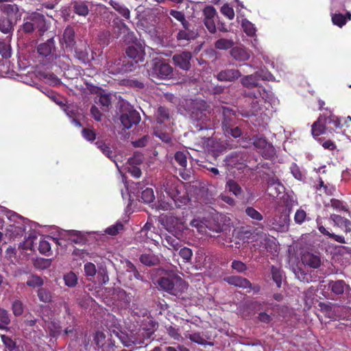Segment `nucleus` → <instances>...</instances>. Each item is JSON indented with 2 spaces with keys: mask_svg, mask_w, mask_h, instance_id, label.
Wrapping results in <instances>:
<instances>
[{
  "mask_svg": "<svg viewBox=\"0 0 351 351\" xmlns=\"http://www.w3.org/2000/svg\"><path fill=\"white\" fill-rule=\"evenodd\" d=\"M156 284L160 290L182 300H184L183 294L189 287L187 282L176 274L160 277Z\"/></svg>",
  "mask_w": 351,
  "mask_h": 351,
  "instance_id": "f257e3e1",
  "label": "nucleus"
},
{
  "mask_svg": "<svg viewBox=\"0 0 351 351\" xmlns=\"http://www.w3.org/2000/svg\"><path fill=\"white\" fill-rule=\"evenodd\" d=\"M219 111L222 115L221 129L224 134L234 138L241 136V120L237 118L235 111L226 106H222Z\"/></svg>",
  "mask_w": 351,
  "mask_h": 351,
  "instance_id": "f03ea898",
  "label": "nucleus"
},
{
  "mask_svg": "<svg viewBox=\"0 0 351 351\" xmlns=\"http://www.w3.org/2000/svg\"><path fill=\"white\" fill-rule=\"evenodd\" d=\"M21 29L25 34L38 32L39 35H43L47 30L45 16L37 12L28 14L23 19Z\"/></svg>",
  "mask_w": 351,
  "mask_h": 351,
  "instance_id": "7ed1b4c3",
  "label": "nucleus"
},
{
  "mask_svg": "<svg viewBox=\"0 0 351 351\" xmlns=\"http://www.w3.org/2000/svg\"><path fill=\"white\" fill-rule=\"evenodd\" d=\"M133 70H134V64L130 62L129 60L125 57L116 59L113 61H108L106 69L108 74L113 75L124 74Z\"/></svg>",
  "mask_w": 351,
  "mask_h": 351,
  "instance_id": "20e7f679",
  "label": "nucleus"
},
{
  "mask_svg": "<svg viewBox=\"0 0 351 351\" xmlns=\"http://www.w3.org/2000/svg\"><path fill=\"white\" fill-rule=\"evenodd\" d=\"M125 54L130 62H132L134 69L137 66L138 62L144 61L145 52V47L140 41H135L131 43L125 49Z\"/></svg>",
  "mask_w": 351,
  "mask_h": 351,
  "instance_id": "39448f33",
  "label": "nucleus"
},
{
  "mask_svg": "<svg viewBox=\"0 0 351 351\" xmlns=\"http://www.w3.org/2000/svg\"><path fill=\"white\" fill-rule=\"evenodd\" d=\"M152 75L161 80L171 79L173 75V69L162 60H155L152 63Z\"/></svg>",
  "mask_w": 351,
  "mask_h": 351,
  "instance_id": "423d86ee",
  "label": "nucleus"
},
{
  "mask_svg": "<svg viewBox=\"0 0 351 351\" xmlns=\"http://www.w3.org/2000/svg\"><path fill=\"white\" fill-rule=\"evenodd\" d=\"M159 186L160 190L164 191L169 197H171L175 196V193L182 186L176 177L170 176L162 179L159 183Z\"/></svg>",
  "mask_w": 351,
  "mask_h": 351,
  "instance_id": "0eeeda50",
  "label": "nucleus"
},
{
  "mask_svg": "<svg viewBox=\"0 0 351 351\" xmlns=\"http://www.w3.org/2000/svg\"><path fill=\"white\" fill-rule=\"evenodd\" d=\"M191 59L192 53L187 51H182L180 53H176L172 57L173 64L185 71L190 70L191 67Z\"/></svg>",
  "mask_w": 351,
  "mask_h": 351,
  "instance_id": "6e6552de",
  "label": "nucleus"
},
{
  "mask_svg": "<svg viewBox=\"0 0 351 351\" xmlns=\"http://www.w3.org/2000/svg\"><path fill=\"white\" fill-rule=\"evenodd\" d=\"M242 94L244 97L254 99L256 104H258L261 99L266 100L268 95L266 89L263 86H257L254 88L244 90Z\"/></svg>",
  "mask_w": 351,
  "mask_h": 351,
  "instance_id": "1a4fd4ad",
  "label": "nucleus"
},
{
  "mask_svg": "<svg viewBox=\"0 0 351 351\" xmlns=\"http://www.w3.org/2000/svg\"><path fill=\"white\" fill-rule=\"evenodd\" d=\"M60 42L67 51H72L74 49L76 41L75 32L73 27L69 25L64 29Z\"/></svg>",
  "mask_w": 351,
  "mask_h": 351,
  "instance_id": "9d476101",
  "label": "nucleus"
},
{
  "mask_svg": "<svg viewBox=\"0 0 351 351\" xmlns=\"http://www.w3.org/2000/svg\"><path fill=\"white\" fill-rule=\"evenodd\" d=\"M252 143L255 147L260 149H267V152L263 153V156L266 159H270L274 154V147L269 144L263 136H254L252 138Z\"/></svg>",
  "mask_w": 351,
  "mask_h": 351,
  "instance_id": "9b49d317",
  "label": "nucleus"
},
{
  "mask_svg": "<svg viewBox=\"0 0 351 351\" xmlns=\"http://www.w3.org/2000/svg\"><path fill=\"white\" fill-rule=\"evenodd\" d=\"M120 120L125 128L130 129L133 125H137L140 122L141 116L136 110L132 109L123 113Z\"/></svg>",
  "mask_w": 351,
  "mask_h": 351,
  "instance_id": "f8f14e48",
  "label": "nucleus"
},
{
  "mask_svg": "<svg viewBox=\"0 0 351 351\" xmlns=\"http://www.w3.org/2000/svg\"><path fill=\"white\" fill-rule=\"evenodd\" d=\"M329 219L333 222V226L341 229L346 234H351V221L337 214H331Z\"/></svg>",
  "mask_w": 351,
  "mask_h": 351,
  "instance_id": "ddd939ff",
  "label": "nucleus"
},
{
  "mask_svg": "<svg viewBox=\"0 0 351 351\" xmlns=\"http://www.w3.org/2000/svg\"><path fill=\"white\" fill-rule=\"evenodd\" d=\"M241 76L239 70L235 69H226L219 71L216 77L221 82H234Z\"/></svg>",
  "mask_w": 351,
  "mask_h": 351,
  "instance_id": "4468645a",
  "label": "nucleus"
},
{
  "mask_svg": "<svg viewBox=\"0 0 351 351\" xmlns=\"http://www.w3.org/2000/svg\"><path fill=\"white\" fill-rule=\"evenodd\" d=\"M197 36L195 31L180 29L176 34V39L180 46H186Z\"/></svg>",
  "mask_w": 351,
  "mask_h": 351,
  "instance_id": "2eb2a0df",
  "label": "nucleus"
},
{
  "mask_svg": "<svg viewBox=\"0 0 351 351\" xmlns=\"http://www.w3.org/2000/svg\"><path fill=\"white\" fill-rule=\"evenodd\" d=\"M324 120L327 128L330 130H339L341 129L344 125L348 124L347 120L344 118L338 117L333 114L324 117Z\"/></svg>",
  "mask_w": 351,
  "mask_h": 351,
  "instance_id": "dca6fc26",
  "label": "nucleus"
},
{
  "mask_svg": "<svg viewBox=\"0 0 351 351\" xmlns=\"http://www.w3.org/2000/svg\"><path fill=\"white\" fill-rule=\"evenodd\" d=\"M302 262L305 266L311 268L317 269L320 267L322 261L319 256L310 252H306L302 254Z\"/></svg>",
  "mask_w": 351,
  "mask_h": 351,
  "instance_id": "f3484780",
  "label": "nucleus"
},
{
  "mask_svg": "<svg viewBox=\"0 0 351 351\" xmlns=\"http://www.w3.org/2000/svg\"><path fill=\"white\" fill-rule=\"evenodd\" d=\"M223 280L230 285L244 289L251 286V282L248 279L240 276H227L225 277Z\"/></svg>",
  "mask_w": 351,
  "mask_h": 351,
  "instance_id": "a211bd4d",
  "label": "nucleus"
},
{
  "mask_svg": "<svg viewBox=\"0 0 351 351\" xmlns=\"http://www.w3.org/2000/svg\"><path fill=\"white\" fill-rule=\"evenodd\" d=\"M139 261L143 265L147 267L156 266L160 262L158 256L149 250L143 253L139 257Z\"/></svg>",
  "mask_w": 351,
  "mask_h": 351,
  "instance_id": "6ab92c4d",
  "label": "nucleus"
},
{
  "mask_svg": "<svg viewBox=\"0 0 351 351\" xmlns=\"http://www.w3.org/2000/svg\"><path fill=\"white\" fill-rule=\"evenodd\" d=\"M168 230L171 232H181L186 228L183 219L175 216H171L167 219Z\"/></svg>",
  "mask_w": 351,
  "mask_h": 351,
  "instance_id": "aec40b11",
  "label": "nucleus"
},
{
  "mask_svg": "<svg viewBox=\"0 0 351 351\" xmlns=\"http://www.w3.org/2000/svg\"><path fill=\"white\" fill-rule=\"evenodd\" d=\"M348 285L343 280H329L328 288L334 295H339L344 293Z\"/></svg>",
  "mask_w": 351,
  "mask_h": 351,
  "instance_id": "412c9836",
  "label": "nucleus"
},
{
  "mask_svg": "<svg viewBox=\"0 0 351 351\" xmlns=\"http://www.w3.org/2000/svg\"><path fill=\"white\" fill-rule=\"evenodd\" d=\"M176 193L177 194H174L175 196H171L170 197L177 208H180L188 204L190 199L182 187L179 189Z\"/></svg>",
  "mask_w": 351,
  "mask_h": 351,
  "instance_id": "4be33fe9",
  "label": "nucleus"
},
{
  "mask_svg": "<svg viewBox=\"0 0 351 351\" xmlns=\"http://www.w3.org/2000/svg\"><path fill=\"white\" fill-rule=\"evenodd\" d=\"M331 21L335 25L339 27L344 26L348 21L351 20V13L348 11L345 14L339 12L330 13Z\"/></svg>",
  "mask_w": 351,
  "mask_h": 351,
  "instance_id": "5701e85b",
  "label": "nucleus"
},
{
  "mask_svg": "<svg viewBox=\"0 0 351 351\" xmlns=\"http://www.w3.org/2000/svg\"><path fill=\"white\" fill-rule=\"evenodd\" d=\"M53 49H55L53 38H49L46 42L40 43L37 47V52L43 57L49 56Z\"/></svg>",
  "mask_w": 351,
  "mask_h": 351,
  "instance_id": "b1692460",
  "label": "nucleus"
},
{
  "mask_svg": "<svg viewBox=\"0 0 351 351\" xmlns=\"http://www.w3.org/2000/svg\"><path fill=\"white\" fill-rule=\"evenodd\" d=\"M108 3L125 19L130 20V11L123 3L114 0H110Z\"/></svg>",
  "mask_w": 351,
  "mask_h": 351,
  "instance_id": "393cba45",
  "label": "nucleus"
},
{
  "mask_svg": "<svg viewBox=\"0 0 351 351\" xmlns=\"http://www.w3.org/2000/svg\"><path fill=\"white\" fill-rule=\"evenodd\" d=\"M230 55L234 60L238 61H246L250 58L249 51L246 49L240 47H232L230 51Z\"/></svg>",
  "mask_w": 351,
  "mask_h": 351,
  "instance_id": "a878e982",
  "label": "nucleus"
},
{
  "mask_svg": "<svg viewBox=\"0 0 351 351\" xmlns=\"http://www.w3.org/2000/svg\"><path fill=\"white\" fill-rule=\"evenodd\" d=\"M154 115L158 124L165 123L166 121H169L171 118L169 109L165 106H159Z\"/></svg>",
  "mask_w": 351,
  "mask_h": 351,
  "instance_id": "bb28decb",
  "label": "nucleus"
},
{
  "mask_svg": "<svg viewBox=\"0 0 351 351\" xmlns=\"http://www.w3.org/2000/svg\"><path fill=\"white\" fill-rule=\"evenodd\" d=\"M74 12L82 16H86L89 13L88 6L86 2L82 1H73L71 2Z\"/></svg>",
  "mask_w": 351,
  "mask_h": 351,
  "instance_id": "cd10ccee",
  "label": "nucleus"
},
{
  "mask_svg": "<svg viewBox=\"0 0 351 351\" xmlns=\"http://www.w3.org/2000/svg\"><path fill=\"white\" fill-rule=\"evenodd\" d=\"M283 186L280 184L278 180L271 178L268 180L267 191L269 195L272 197H277L281 193L280 189Z\"/></svg>",
  "mask_w": 351,
  "mask_h": 351,
  "instance_id": "c85d7f7f",
  "label": "nucleus"
},
{
  "mask_svg": "<svg viewBox=\"0 0 351 351\" xmlns=\"http://www.w3.org/2000/svg\"><path fill=\"white\" fill-rule=\"evenodd\" d=\"M317 229L322 234H323L325 236L328 237L330 239H332L338 243H343V244L347 243L346 239L343 236L330 232L323 225H322L321 223H319L317 220Z\"/></svg>",
  "mask_w": 351,
  "mask_h": 351,
  "instance_id": "c756f323",
  "label": "nucleus"
},
{
  "mask_svg": "<svg viewBox=\"0 0 351 351\" xmlns=\"http://www.w3.org/2000/svg\"><path fill=\"white\" fill-rule=\"evenodd\" d=\"M75 58L83 64L89 62L88 47L84 45L82 47H76L75 49Z\"/></svg>",
  "mask_w": 351,
  "mask_h": 351,
  "instance_id": "7c9ffc66",
  "label": "nucleus"
},
{
  "mask_svg": "<svg viewBox=\"0 0 351 351\" xmlns=\"http://www.w3.org/2000/svg\"><path fill=\"white\" fill-rule=\"evenodd\" d=\"M186 338L190 339L192 342H194L198 345L201 346H214V343L211 341H208L204 337L200 332H197L192 334H185Z\"/></svg>",
  "mask_w": 351,
  "mask_h": 351,
  "instance_id": "2f4dec72",
  "label": "nucleus"
},
{
  "mask_svg": "<svg viewBox=\"0 0 351 351\" xmlns=\"http://www.w3.org/2000/svg\"><path fill=\"white\" fill-rule=\"evenodd\" d=\"M14 30L12 19L8 16L0 17V31L3 34H9Z\"/></svg>",
  "mask_w": 351,
  "mask_h": 351,
  "instance_id": "473e14b6",
  "label": "nucleus"
},
{
  "mask_svg": "<svg viewBox=\"0 0 351 351\" xmlns=\"http://www.w3.org/2000/svg\"><path fill=\"white\" fill-rule=\"evenodd\" d=\"M241 84L247 89L259 86L258 80L255 73L245 75L241 79Z\"/></svg>",
  "mask_w": 351,
  "mask_h": 351,
  "instance_id": "72a5a7b5",
  "label": "nucleus"
},
{
  "mask_svg": "<svg viewBox=\"0 0 351 351\" xmlns=\"http://www.w3.org/2000/svg\"><path fill=\"white\" fill-rule=\"evenodd\" d=\"M316 190L320 193L319 195H332L335 191V188L332 185L325 184L323 180L319 178L318 184L316 185Z\"/></svg>",
  "mask_w": 351,
  "mask_h": 351,
  "instance_id": "f704fd0d",
  "label": "nucleus"
},
{
  "mask_svg": "<svg viewBox=\"0 0 351 351\" xmlns=\"http://www.w3.org/2000/svg\"><path fill=\"white\" fill-rule=\"evenodd\" d=\"M323 119L319 117L317 121H315L311 128L312 134L315 136H318L326 132L327 126L324 123V121H322Z\"/></svg>",
  "mask_w": 351,
  "mask_h": 351,
  "instance_id": "c9c22d12",
  "label": "nucleus"
},
{
  "mask_svg": "<svg viewBox=\"0 0 351 351\" xmlns=\"http://www.w3.org/2000/svg\"><path fill=\"white\" fill-rule=\"evenodd\" d=\"M0 337L7 350L14 351L19 348L16 340L13 339L12 337L6 335H1Z\"/></svg>",
  "mask_w": 351,
  "mask_h": 351,
  "instance_id": "e433bc0d",
  "label": "nucleus"
},
{
  "mask_svg": "<svg viewBox=\"0 0 351 351\" xmlns=\"http://www.w3.org/2000/svg\"><path fill=\"white\" fill-rule=\"evenodd\" d=\"M226 189L239 197L243 193V189L241 186L234 180H229L226 184Z\"/></svg>",
  "mask_w": 351,
  "mask_h": 351,
  "instance_id": "4c0bfd02",
  "label": "nucleus"
},
{
  "mask_svg": "<svg viewBox=\"0 0 351 351\" xmlns=\"http://www.w3.org/2000/svg\"><path fill=\"white\" fill-rule=\"evenodd\" d=\"M98 97V101H96L97 104L100 106L104 111H108L109 109V106L111 105L110 95L104 93H100V95Z\"/></svg>",
  "mask_w": 351,
  "mask_h": 351,
  "instance_id": "58836bf2",
  "label": "nucleus"
},
{
  "mask_svg": "<svg viewBox=\"0 0 351 351\" xmlns=\"http://www.w3.org/2000/svg\"><path fill=\"white\" fill-rule=\"evenodd\" d=\"M25 284L29 287L39 289L44 285V280L40 276L32 274L28 277Z\"/></svg>",
  "mask_w": 351,
  "mask_h": 351,
  "instance_id": "ea45409f",
  "label": "nucleus"
},
{
  "mask_svg": "<svg viewBox=\"0 0 351 351\" xmlns=\"http://www.w3.org/2000/svg\"><path fill=\"white\" fill-rule=\"evenodd\" d=\"M37 296L40 302L51 303L52 302L51 292L47 288L40 287L37 290Z\"/></svg>",
  "mask_w": 351,
  "mask_h": 351,
  "instance_id": "a19ab883",
  "label": "nucleus"
},
{
  "mask_svg": "<svg viewBox=\"0 0 351 351\" xmlns=\"http://www.w3.org/2000/svg\"><path fill=\"white\" fill-rule=\"evenodd\" d=\"M330 206L337 212L349 213L348 205L342 200L332 198L330 201Z\"/></svg>",
  "mask_w": 351,
  "mask_h": 351,
  "instance_id": "79ce46f5",
  "label": "nucleus"
},
{
  "mask_svg": "<svg viewBox=\"0 0 351 351\" xmlns=\"http://www.w3.org/2000/svg\"><path fill=\"white\" fill-rule=\"evenodd\" d=\"M95 145H97V148H99L104 155H106L112 160L114 161V158L116 157V155L114 152L111 150L110 147L108 145H106L103 141H97L95 143Z\"/></svg>",
  "mask_w": 351,
  "mask_h": 351,
  "instance_id": "37998d69",
  "label": "nucleus"
},
{
  "mask_svg": "<svg viewBox=\"0 0 351 351\" xmlns=\"http://www.w3.org/2000/svg\"><path fill=\"white\" fill-rule=\"evenodd\" d=\"M271 274L272 280L276 284L277 287L280 288L282 281V271L280 268L272 265L271 267Z\"/></svg>",
  "mask_w": 351,
  "mask_h": 351,
  "instance_id": "c03bdc74",
  "label": "nucleus"
},
{
  "mask_svg": "<svg viewBox=\"0 0 351 351\" xmlns=\"http://www.w3.org/2000/svg\"><path fill=\"white\" fill-rule=\"evenodd\" d=\"M11 319L9 312L3 308H0V324L3 327L1 330H8L7 326L9 325Z\"/></svg>",
  "mask_w": 351,
  "mask_h": 351,
  "instance_id": "a18cd8bd",
  "label": "nucleus"
},
{
  "mask_svg": "<svg viewBox=\"0 0 351 351\" xmlns=\"http://www.w3.org/2000/svg\"><path fill=\"white\" fill-rule=\"evenodd\" d=\"M234 42L231 39L220 38L215 43V47L217 49L227 50L232 48Z\"/></svg>",
  "mask_w": 351,
  "mask_h": 351,
  "instance_id": "49530a36",
  "label": "nucleus"
},
{
  "mask_svg": "<svg viewBox=\"0 0 351 351\" xmlns=\"http://www.w3.org/2000/svg\"><path fill=\"white\" fill-rule=\"evenodd\" d=\"M165 241L166 244H164V245L169 249L171 248L173 250L177 251L181 247L180 241L177 238L172 236H166Z\"/></svg>",
  "mask_w": 351,
  "mask_h": 351,
  "instance_id": "de8ad7c7",
  "label": "nucleus"
},
{
  "mask_svg": "<svg viewBox=\"0 0 351 351\" xmlns=\"http://www.w3.org/2000/svg\"><path fill=\"white\" fill-rule=\"evenodd\" d=\"M261 246L268 252H271L276 247L274 239H270L267 235L261 237Z\"/></svg>",
  "mask_w": 351,
  "mask_h": 351,
  "instance_id": "09e8293b",
  "label": "nucleus"
},
{
  "mask_svg": "<svg viewBox=\"0 0 351 351\" xmlns=\"http://www.w3.org/2000/svg\"><path fill=\"white\" fill-rule=\"evenodd\" d=\"M63 280L65 285L71 288L75 287L78 280L77 276L73 271L64 274Z\"/></svg>",
  "mask_w": 351,
  "mask_h": 351,
  "instance_id": "8fccbe9b",
  "label": "nucleus"
},
{
  "mask_svg": "<svg viewBox=\"0 0 351 351\" xmlns=\"http://www.w3.org/2000/svg\"><path fill=\"white\" fill-rule=\"evenodd\" d=\"M56 63L62 69L68 71L70 70V68L71 67V60L67 55L60 56L57 59Z\"/></svg>",
  "mask_w": 351,
  "mask_h": 351,
  "instance_id": "3c124183",
  "label": "nucleus"
},
{
  "mask_svg": "<svg viewBox=\"0 0 351 351\" xmlns=\"http://www.w3.org/2000/svg\"><path fill=\"white\" fill-rule=\"evenodd\" d=\"M141 199L143 202L146 204L152 202L155 199L153 189L147 187L143 190L141 192Z\"/></svg>",
  "mask_w": 351,
  "mask_h": 351,
  "instance_id": "603ef678",
  "label": "nucleus"
},
{
  "mask_svg": "<svg viewBox=\"0 0 351 351\" xmlns=\"http://www.w3.org/2000/svg\"><path fill=\"white\" fill-rule=\"evenodd\" d=\"M245 213L252 220L260 221L263 219L262 214L252 206L246 207Z\"/></svg>",
  "mask_w": 351,
  "mask_h": 351,
  "instance_id": "864d4df0",
  "label": "nucleus"
},
{
  "mask_svg": "<svg viewBox=\"0 0 351 351\" xmlns=\"http://www.w3.org/2000/svg\"><path fill=\"white\" fill-rule=\"evenodd\" d=\"M174 160L181 168L184 169L187 165V158L184 152H176L174 154Z\"/></svg>",
  "mask_w": 351,
  "mask_h": 351,
  "instance_id": "5fc2aeb1",
  "label": "nucleus"
},
{
  "mask_svg": "<svg viewBox=\"0 0 351 351\" xmlns=\"http://www.w3.org/2000/svg\"><path fill=\"white\" fill-rule=\"evenodd\" d=\"M124 228V226L121 222H117L115 224L108 227L105 230V232L111 236H116Z\"/></svg>",
  "mask_w": 351,
  "mask_h": 351,
  "instance_id": "6e6d98bb",
  "label": "nucleus"
},
{
  "mask_svg": "<svg viewBox=\"0 0 351 351\" xmlns=\"http://www.w3.org/2000/svg\"><path fill=\"white\" fill-rule=\"evenodd\" d=\"M255 75L258 80L271 81L274 79L273 75L267 69H261L256 71Z\"/></svg>",
  "mask_w": 351,
  "mask_h": 351,
  "instance_id": "4d7b16f0",
  "label": "nucleus"
},
{
  "mask_svg": "<svg viewBox=\"0 0 351 351\" xmlns=\"http://www.w3.org/2000/svg\"><path fill=\"white\" fill-rule=\"evenodd\" d=\"M12 311L14 316L21 315L24 311L23 302L19 300H15L12 304Z\"/></svg>",
  "mask_w": 351,
  "mask_h": 351,
  "instance_id": "13d9d810",
  "label": "nucleus"
},
{
  "mask_svg": "<svg viewBox=\"0 0 351 351\" xmlns=\"http://www.w3.org/2000/svg\"><path fill=\"white\" fill-rule=\"evenodd\" d=\"M294 273L298 279L304 282H308L311 281V276L306 272L303 269L297 267L294 269Z\"/></svg>",
  "mask_w": 351,
  "mask_h": 351,
  "instance_id": "bf43d9fd",
  "label": "nucleus"
},
{
  "mask_svg": "<svg viewBox=\"0 0 351 351\" xmlns=\"http://www.w3.org/2000/svg\"><path fill=\"white\" fill-rule=\"evenodd\" d=\"M168 335L176 341H180L182 339V337L179 332V329L175 328L174 326L169 325L165 326Z\"/></svg>",
  "mask_w": 351,
  "mask_h": 351,
  "instance_id": "052dcab7",
  "label": "nucleus"
},
{
  "mask_svg": "<svg viewBox=\"0 0 351 351\" xmlns=\"http://www.w3.org/2000/svg\"><path fill=\"white\" fill-rule=\"evenodd\" d=\"M242 27L243 28V31L247 36H253L255 35L256 28L254 25L247 19L243 20Z\"/></svg>",
  "mask_w": 351,
  "mask_h": 351,
  "instance_id": "680f3d73",
  "label": "nucleus"
},
{
  "mask_svg": "<svg viewBox=\"0 0 351 351\" xmlns=\"http://www.w3.org/2000/svg\"><path fill=\"white\" fill-rule=\"evenodd\" d=\"M346 5L343 0H331L330 13L339 12L345 10Z\"/></svg>",
  "mask_w": 351,
  "mask_h": 351,
  "instance_id": "e2e57ef3",
  "label": "nucleus"
},
{
  "mask_svg": "<svg viewBox=\"0 0 351 351\" xmlns=\"http://www.w3.org/2000/svg\"><path fill=\"white\" fill-rule=\"evenodd\" d=\"M274 314L268 313L267 311L261 312L257 316V320L263 324H269L273 321Z\"/></svg>",
  "mask_w": 351,
  "mask_h": 351,
  "instance_id": "0e129e2a",
  "label": "nucleus"
},
{
  "mask_svg": "<svg viewBox=\"0 0 351 351\" xmlns=\"http://www.w3.org/2000/svg\"><path fill=\"white\" fill-rule=\"evenodd\" d=\"M82 136L88 141H93L96 139V132L93 128H84L82 130Z\"/></svg>",
  "mask_w": 351,
  "mask_h": 351,
  "instance_id": "69168bd1",
  "label": "nucleus"
},
{
  "mask_svg": "<svg viewBox=\"0 0 351 351\" xmlns=\"http://www.w3.org/2000/svg\"><path fill=\"white\" fill-rule=\"evenodd\" d=\"M178 254L180 256V257L183 259L184 262H191L193 256V252L191 249L186 247H181L179 250Z\"/></svg>",
  "mask_w": 351,
  "mask_h": 351,
  "instance_id": "338daca9",
  "label": "nucleus"
},
{
  "mask_svg": "<svg viewBox=\"0 0 351 351\" xmlns=\"http://www.w3.org/2000/svg\"><path fill=\"white\" fill-rule=\"evenodd\" d=\"M307 218L306 213L303 209H298L294 215V221L298 225L302 224L306 220H309Z\"/></svg>",
  "mask_w": 351,
  "mask_h": 351,
  "instance_id": "774afa93",
  "label": "nucleus"
}]
</instances>
